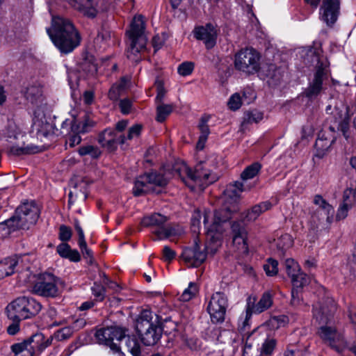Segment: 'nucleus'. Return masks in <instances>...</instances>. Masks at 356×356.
<instances>
[{
	"instance_id": "27",
	"label": "nucleus",
	"mask_w": 356,
	"mask_h": 356,
	"mask_svg": "<svg viewBox=\"0 0 356 356\" xmlns=\"http://www.w3.org/2000/svg\"><path fill=\"white\" fill-rule=\"evenodd\" d=\"M355 202V196L351 189H346L343 194V202L340 204L336 218L337 220H343L348 216V210L353 207Z\"/></svg>"
},
{
	"instance_id": "18",
	"label": "nucleus",
	"mask_w": 356,
	"mask_h": 356,
	"mask_svg": "<svg viewBox=\"0 0 356 356\" xmlns=\"http://www.w3.org/2000/svg\"><path fill=\"white\" fill-rule=\"evenodd\" d=\"M95 336L99 343L109 346L113 351L118 353L120 347L114 341H118L123 338L124 330L118 327H104L97 330Z\"/></svg>"
},
{
	"instance_id": "37",
	"label": "nucleus",
	"mask_w": 356,
	"mask_h": 356,
	"mask_svg": "<svg viewBox=\"0 0 356 356\" xmlns=\"http://www.w3.org/2000/svg\"><path fill=\"white\" fill-rule=\"evenodd\" d=\"M78 153L81 156L88 155L92 159H98L102 154V152L99 148L92 145L81 146L78 149Z\"/></svg>"
},
{
	"instance_id": "9",
	"label": "nucleus",
	"mask_w": 356,
	"mask_h": 356,
	"mask_svg": "<svg viewBox=\"0 0 356 356\" xmlns=\"http://www.w3.org/2000/svg\"><path fill=\"white\" fill-rule=\"evenodd\" d=\"M261 54L252 47L241 49L234 56V68L246 74L252 75L261 69Z\"/></svg>"
},
{
	"instance_id": "63",
	"label": "nucleus",
	"mask_w": 356,
	"mask_h": 356,
	"mask_svg": "<svg viewBox=\"0 0 356 356\" xmlns=\"http://www.w3.org/2000/svg\"><path fill=\"white\" fill-rule=\"evenodd\" d=\"M71 250L70 246L65 243H63L57 246V252L62 257L67 258V254Z\"/></svg>"
},
{
	"instance_id": "39",
	"label": "nucleus",
	"mask_w": 356,
	"mask_h": 356,
	"mask_svg": "<svg viewBox=\"0 0 356 356\" xmlns=\"http://www.w3.org/2000/svg\"><path fill=\"white\" fill-rule=\"evenodd\" d=\"M261 168V165L259 162L253 163L245 168L241 175L243 180H248L254 178L258 175Z\"/></svg>"
},
{
	"instance_id": "31",
	"label": "nucleus",
	"mask_w": 356,
	"mask_h": 356,
	"mask_svg": "<svg viewBox=\"0 0 356 356\" xmlns=\"http://www.w3.org/2000/svg\"><path fill=\"white\" fill-rule=\"evenodd\" d=\"M19 257L16 255L0 261V280L13 275L18 264Z\"/></svg>"
},
{
	"instance_id": "21",
	"label": "nucleus",
	"mask_w": 356,
	"mask_h": 356,
	"mask_svg": "<svg viewBox=\"0 0 356 356\" xmlns=\"http://www.w3.org/2000/svg\"><path fill=\"white\" fill-rule=\"evenodd\" d=\"M340 10V0H323L320 8L321 19L327 25L334 24L339 16Z\"/></svg>"
},
{
	"instance_id": "47",
	"label": "nucleus",
	"mask_w": 356,
	"mask_h": 356,
	"mask_svg": "<svg viewBox=\"0 0 356 356\" xmlns=\"http://www.w3.org/2000/svg\"><path fill=\"white\" fill-rule=\"evenodd\" d=\"M264 270L268 276L277 275L278 272V262L273 259H268L267 263L264 265Z\"/></svg>"
},
{
	"instance_id": "60",
	"label": "nucleus",
	"mask_w": 356,
	"mask_h": 356,
	"mask_svg": "<svg viewBox=\"0 0 356 356\" xmlns=\"http://www.w3.org/2000/svg\"><path fill=\"white\" fill-rule=\"evenodd\" d=\"M72 230L69 227L61 225L60 227L59 238L62 241H67L71 238Z\"/></svg>"
},
{
	"instance_id": "32",
	"label": "nucleus",
	"mask_w": 356,
	"mask_h": 356,
	"mask_svg": "<svg viewBox=\"0 0 356 356\" xmlns=\"http://www.w3.org/2000/svg\"><path fill=\"white\" fill-rule=\"evenodd\" d=\"M115 131L112 129H106L98 136L99 143L110 151L115 150Z\"/></svg>"
},
{
	"instance_id": "33",
	"label": "nucleus",
	"mask_w": 356,
	"mask_h": 356,
	"mask_svg": "<svg viewBox=\"0 0 356 356\" xmlns=\"http://www.w3.org/2000/svg\"><path fill=\"white\" fill-rule=\"evenodd\" d=\"M259 72L261 76L269 78L275 83L280 81L282 76L281 69L273 63L261 66Z\"/></svg>"
},
{
	"instance_id": "34",
	"label": "nucleus",
	"mask_w": 356,
	"mask_h": 356,
	"mask_svg": "<svg viewBox=\"0 0 356 356\" xmlns=\"http://www.w3.org/2000/svg\"><path fill=\"white\" fill-rule=\"evenodd\" d=\"M323 136L324 132H320L314 145V147L317 151L316 155L320 158L324 156L334 141V137L330 138H323Z\"/></svg>"
},
{
	"instance_id": "53",
	"label": "nucleus",
	"mask_w": 356,
	"mask_h": 356,
	"mask_svg": "<svg viewBox=\"0 0 356 356\" xmlns=\"http://www.w3.org/2000/svg\"><path fill=\"white\" fill-rule=\"evenodd\" d=\"M313 202L315 205L318 206L316 211H323L325 210L324 208L328 209L327 207H333L321 195H316L314 197Z\"/></svg>"
},
{
	"instance_id": "23",
	"label": "nucleus",
	"mask_w": 356,
	"mask_h": 356,
	"mask_svg": "<svg viewBox=\"0 0 356 356\" xmlns=\"http://www.w3.org/2000/svg\"><path fill=\"white\" fill-rule=\"evenodd\" d=\"M194 35L197 40L204 41L207 49H211L216 44L217 33L211 24L195 28Z\"/></svg>"
},
{
	"instance_id": "35",
	"label": "nucleus",
	"mask_w": 356,
	"mask_h": 356,
	"mask_svg": "<svg viewBox=\"0 0 356 356\" xmlns=\"http://www.w3.org/2000/svg\"><path fill=\"white\" fill-rule=\"evenodd\" d=\"M24 97L32 104L38 105L42 101V90L36 86H29L25 91Z\"/></svg>"
},
{
	"instance_id": "30",
	"label": "nucleus",
	"mask_w": 356,
	"mask_h": 356,
	"mask_svg": "<svg viewBox=\"0 0 356 356\" xmlns=\"http://www.w3.org/2000/svg\"><path fill=\"white\" fill-rule=\"evenodd\" d=\"M272 204L269 201H265L255 204L250 209L247 210L244 220L251 222L254 221L264 212L270 209Z\"/></svg>"
},
{
	"instance_id": "28",
	"label": "nucleus",
	"mask_w": 356,
	"mask_h": 356,
	"mask_svg": "<svg viewBox=\"0 0 356 356\" xmlns=\"http://www.w3.org/2000/svg\"><path fill=\"white\" fill-rule=\"evenodd\" d=\"M261 327H257L251 332L247 334L244 346L245 352H246L248 349H251L253 346H259V344L264 341L266 334L261 331Z\"/></svg>"
},
{
	"instance_id": "11",
	"label": "nucleus",
	"mask_w": 356,
	"mask_h": 356,
	"mask_svg": "<svg viewBox=\"0 0 356 356\" xmlns=\"http://www.w3.org/2000/svg\"><path fill=\"white\" fill-rule=\"evenodd\" d=\"M168 220L167 216L155 213L144 217L141 224L145 227H152L154 229L152 233L157 236L158 239H165L180 234L181 232L179 229L166 224Z\"/></svg>"
},
{
	"instance_id": "36",
	"label": "nucleus",
	"mask_w": 356,
	"mask_h": 356,
	"mask_svg": "<svg viewBox=\"0 0 356 356\" xmlns=\"http://www.w3.org/2000/svg\"><path fill=\"white\" fill-rule=\"evenodd\" d=\"M72 121L68 120H65L62 124V129H65V127L70 126L72 132L86 133L88 132L90 128H92L95 124L94 122L90 120H85L81 125L77 124L75 122L72 124Z\"/></svg>"
},
{
	"instance_id": "8",
	"label": "nucleus",
	"mask_w": 356,
	"mask_h": 356,
	"mask_svg": "<svg viewBox=\"0 0 356 356\" xmlns=\"http://www.w3.org/2000/svg\"><path fill=\"white\" fill-rule=\"evenodd\" d=\"M210 212L204 211L203 213L204 216V224L205 227H207V230L208 229V227L209 226H207V225L209 222V218L210 216ZM206 237H207V232H206ZM222 237L220 238L219 241V243L217 245V243H216L213 241H211L208 238H207V244L205 246V250L207 251V253L204 251H201L199 245L195 241V245L193 248L187 249L184 251L183 254V257L186 263H188L191 266L193 267H197L200 264H202L207 258V254H210L211 255H213L216 251L218 250V248L220 246V241H221Z\"/></svg>"
},
{
	"instance_id": "25",
	"label": "nucleus",
	"mask_w": 356,
	"mask_h": 356,
	"mask_svg": "<svg viewBox=\"0 0 356 356\" xmlns=\"http://www.w3.org/2000/svg\"><path fill=\"white\" fill-rule=\"evenodd\" d=\"M324 208L323 211H315L312 216V220L316 227H321L323 229H327L334 219V209L333 207Z\"/></svg>"
},
{
	"instance_id": "2",
	"label": "nucleus",
	"mask_w": 356,
	"mask_h": 356,
	"mask_svg": "<svg viewBox=\"0 0 356 356\" xmlns=\"http://www.w3.org/2000/svg\"><path fill=\"white\" fill-rule=\"evenodd\" d=\"M55 46L64 54L72 52L81 42V35L72 22L60 16L53 17L47 30Z\"/></svg>"
},
{
	"instance_id": "7",
	"label": "nucleus",
	"mask_w": 356,
	"mask_h": 356,
	"mask_svg": "<svg viewBox=\"0 0 356 356\" xmlns=\"http://www.w3.org/2000/svg\"><path fill=\"white\" fill-rule=\"evenodd\" d=\"M42 305L29 296H21L10 302L6 307L8 317L11 320L26 319L37 315Z\"/></svg>"
},
{
	"instance_id": "15",
	"label": "nucleus",
	"mask_w": 356,
	"mask_h": 356,
	"mask_svg": "<svg viewBox=\"0 0 356 356\" xmlns=\"http://www.w3.org/2000/svg\"><path fill=\"white\" fill-rule=\"evenodd\" d=\"M68 3L84 16L94 18L99 13H103L109 8L106 0H67Z\"/></svg>"
},
{
	"instance_id": "4",
	"label": "nucleus",
	"mask_w": 356,
	"mask_h": 356,
	"mask_svg": "<svg viewBox=\"0 0 356 356\" xmlns=\"http://www.w3.org/2000/svg\"><path fill=\"white\" fill-rule=\"evenodd\" d=\"M145 30L144 17L143 15H138L134 16L129 29L126 32L127 36V56L129 60L136 63L140 60V52L146 47L147 38Z\"/></svg>"
},
{
	"instance_id": "41",
	"label": "nucleus",
	"mask_w": 356,
	"mask_h": 356,
	"mask_svg": "<svg viewBox=\"0 0 356 356\" xmlns=\"http://www.w3.org/2000/svg\"><path fill=\"white\" fill-rule=\"evenodd\" d=\"M38 133L40 135L47 137L50 135L58 136L59 134H63V131L58 130L57 128H55L52 124L46 122H42Z\"/></svg>"
},
{
	"instance_id": "26",
	"label": "nucleus",
	"mask_w": 356,
	"mask_h": 356,
	"mask_svg": "<svg viewBox=\"0 0 356 356\" xmlns=\"http://www.w3.org/2000/svg\"><path fill=\"white\" fill-rule=\"evenodd\" d=\"M6 154L11 156H20L22 155H28L32 154H36L42 151V148L40 146H37L32 144L25 145L24 143L22 146L19 145H11L8 147L3 150Z\"/></svg>"
},
{
	"instance_id": "43",
	"label": "nucleus",
	"mask_w": 356,
	"mask_h": 356,
	"mask_svg": "<svg viewBox=\"0 0 356 356\" xmlns=\"http://www.w3.org/2000/svg\"><path fill=\"white\" fill-rule=\"evenodd\" d=\"M198 292L197 285L195 282H191L187 289H186L181 295L179 297V300L183 302H187L193 298Z\"/></svg>"
},
{
	"instance_id": "46",
	"label": "nucleus",
	"mask_w": 356,
	"mask_h": 356,
	"mask_svg": "<svg viewBox=\"0 0 356 356\" xmlns=\"http://www.w3.org/2000/svg\"><path fill=\"white\" fill-rule=\"evenodd\" d=\"M154 85L156 88V97L155 98L156 104V105L163 104L166 93L163 83L161 80L157 79L156 80Z\"/></svg>"
},
{
	"instance_id": "56",
	"label": "nucleus",
	"mask_w": 356,
	"mask_h": 356,
	"mask_svg": "<svg viewBox=\"0 0 356 356\" xmlns=\"http://www.w3.org/2000/svg\"><path fill=\"white\" fill-rule=\"evenodd\" d=\"M79 246L85 259L89 260V263L92 264L93 261V256L91 250H90L86 244V241L78 242Z\"/></svg>"
},
{
	"instance_id": "16",
	"label": "nucleus",
	"mask_w": 356,
	"mask_h": 356,
	"mask_svg": "<svg viewBox=\"0 0 356 356\" xmlns=\"http://www.w3.org/2000/svg\"><path fill=\"white\" fill-rule=\"evenodd\" d=\"M228 300L225 293L216 292L212 295L207 310L213 323H221L225 321Z\"/></svg>"
},
{
	"instance_id": "42",
	"label": "nucleus",
	"mask_w": 356,
	"mask_h": 356,
	"mask_svg": "<svg viewBox=\"0 0 356 356\" xmlns=\"http://www.w3.org/2000/svg\"><path fill=\"white\" fill-rule=\"evenodd\" d=\"M17 229H19L16 227V224L12 217L2 222H0V235H1L2 237L8 235L11 232Z\"/></svg>"
},
{
	"instance_id": "48",
	"label": "nucleus",
	"mask_w": 356,
	"mask_h": 356,
	"mask_svg": "<svg viewBox=\"0 0 356 356\" xmlns=\"http://www.w3.org/2000/svg\"><path fill=\"white\" fill-rule=\"evenodd\" d=\"M293 245V239L289 234L282 235L277 241V247L281 250H284Z\"/></svg>"
},
{
	"instance_id": "64",
	"label": "nucleus",
	"mask_w": 356,
	"mask_h": 356,
	"mask_svg": "<svg viewBox=\"0 0 356 356\" xmlns=\"http://www.w3.org/2000/svg\"><path fill=\"white\" fill-rule=\"evenodd\" d=\"M284 356H303V353L297 347L291 346L284 353Z\"/></svg>"
},
{
	"instance_id": "20",
	"label": "nucleus",
	"mask_w": 356,
	"mask_h": 356,
	"mask_svg": "<svg viewBox=\"0 0 356 356\" xmlns=\"http://www.w3.org/2000/svg\"><path fill=\"white\" fill-rule=\"evenodd\" d=\"M232 243L236 249L243 254L248 252L247 243L248 231L241 221H234L231 225Z\"/></svg>"
},
{
	"instance_id": "14",
	"label": "nucleus",
	"mask_w": 356,
	"mask_h": 356,
	"mask_svg": "<svg viewBox=\"0 0 356 356\" xmlns=\"http://www.w3.org/2000/svg\"><path fill=\"white\" fill-rule=\"evenodd\" d=\"M60 279L51 273H44L38 277L33 286V291L46 298H55L59 295Z\"/></svg>"
},
{
	"instance_id": "24",
	"label": "nucleus",
	"mask_w": 356,
	"mask_h": 356,
	"mask_svg": "<svg viewBox=\"0 0 356 356\" xmlns=\"http://www.w3.org/2000/svg\"><path fill=\"white\" fill-rule=\"evenodd\" d=\"M255 297H249L247 300V305L249 307V312H254V314H260L269 309L273 302V295L270 291L264 292L257 303H255Z\"/></svg>"
},
{
	"instance_id": "10",
	"label": "nucleus",
	"mask_w": 356,
	"mask_h": 356,
	"mask_svg": "<svg viewBox=\"0 0 356 356\" xmlns=\"http://www.w3.org/2000/svg\"><path fill=\"white\" fill-rule=\"evenodd\" d=\"M54 334L45 339L42 333H36L23 342L15 343L11 346L16 356H33L35 350H42L52 343Z\"/></svg>"
},
{
	"instance_id": "40",
	"label": "nucleus",
	"mask_w": 356,
	"mask_h": 356,
	"mask_svg": "<svg viewBox=\"0 0 356 356\" xmlns=\"http://www.w3.org/2000/svg\"><path fill=\"white\" fill-rule=\"evenodd\" d=\"M291 283L293 288L302 289L304 286L309 284V277L307 275L300 270L291 279Z\"/></svg>"
},
{
	"instance_id": "3",
	"label": "nucleus",
	"mask_w": 356,
	"mask_h": 356,
	"mask_svg": "<svg viewBox=\"0 0 356 356\" xmlns=\"http://www.w3.org/2000/svg\"><path fill=\"white\" fill-rule=\"evenodd\" d=\"M206 165L205 162H200L192 170L182 162L176 163L173 170L175 175H177L186 186L193 189L196 185L204 187L217 180V176L207 169Z\"/></svg>"
},
{
	"instance_id": "6",
	"label": "nucleus",
	"mask_w": 356,
	"mask_h": 356,
	"mask_svg": "<svg viewBox=\"0 0 356 356\" xmlns=\"http://www.w3.org/2000/svg\"><path fill=\"white\" fill-rule=\"evenodd\" d=\"M173 170V168L172 169ZM172 176L175 175L174 170L172 172L169 170L161 169L159 172H152L139 176L134 182L133 194L135 196H141L144 194L153 192L154 186L165 187Z\"/></svg>"
},
{
	"instance_id": "1",
	"label": "nucleus",
	"mask_w": 356,
	"mask_h": 356,
	"mask_svg": "<svg viewBox=\"0 0 356 356\" xmlns=\"http://www.w3.org/2000/svg\"><path fill=\"white\" fill-rule=\"evenodd\" d=\"M243 191V184L236 181L229 184L224 191L225 204L220 209L215 211L212 223L207 229V238L217 245L225 230L223 224L231 218L232 213L238 211V201Z\"/></svg>"
},
{
	"instance_id": "57",
	"label": "nucleus",
	"mask_w": 356,
	"mask_h": 356,
	"mask_svg": "<svg viewBox=\"0 0 356 356\" xmlns=\"http://www.w3.org/2000/svg\"><path fill=\"white\" fill-rule=\"evenodd\" d=\"M143 126L139 124L133 125L129 129L128 134L127 136V140H132L135 138H138L141 133Z\"/></svg>"
},
{
	"instance_id": "17",
	"label": "nucleus",
	"mask_w": 356,
	"mask_h": 356,
	"mask_svg": "<svg viewBox=\"0 0 356 356\" xmlns=\"http://www.w3.org/2000/svg\"><path fill=\"white\" fill-rule=\"evenodd\" d=\"M318 334L325 343L339 353L347 348V342L343 334L332 326L327 324L321 326Z\"/></svg>"
},
{
	"instance_id": "59",
	"label": "nucleus",
	"mask_w": 356,
	"mask_h": 356,
	"mask_svg": "<svg viewBox=\"0 0 356 356\" xmlns=\"http://www.w3.org/2000/svg\"><path fill=\"white\" fill-rule=\"evenodd\" d=\"M301 292L302 289L293 287L291 290V305L297 306L300 304L302 301Z\"/></svg>"
},
{
	"instance_id": "58",
	"label": "nucleus",
	"mask_w": 356,
	"mask_h": 356,
	"mask_svg": "<svg viewBox=\"0 0 356 356\" xmlns=\"http://www.w3.org/2000/svg\"><path fill=\"white\" fill-rule=\"evenodd\" d=\"M209 117H202L199 124V129L201 131V135L200 136H205L206 138H208L210 133L209 126L207 125Z\"/></svg>"
},
{
	"instance_id": "61",
	"label": "nucleus",
	"mask_w": 356,
	"mask_h": 356,
	"mask_svg": "<svg viewBox=\"0 0 356 356\" xmlns=\"http://www.w3.org/2000/svg\"><path fill=\"white\" fill-rule=\"evenodd\" d=\"M121 86H118L114 84L108 91V97L110 99L115 101L117 100L120 96L121 95L122 90L120 89Z\"/></svg>"
},
{
	"instance_id": "52",
	"label": "nucleus",
	"mask_w": 356,
	"mask_h": 356,
	"mask_svg": "<svg viewBox=\"0 0 356 356\" xmlns=\"http://www.w3.org/2000/svg\"><path fill=\"white\" fill-rule=\"evenodd\" d=\"M82 70L88 75L94 76L97 72V65L90 60H85L82 63Z\"/></svg>"
},
{
	"instance_id": "50",
	"label": "nucleus",
	"mask_w": 356,
	"mask_h": 356,
	"mask_svg": "<svg viewBox=\"0 0 356 356\" xmlns=\"http://www.w3.org/2000/svg\"><path fill=\"white\" fill-rule=\"evenodd\" d=\"M91 290L92 294L96 298V300L102 301L104 299L106 292L104 286L99 284H97V282H95L94 285L91 288Z\"/></svg>"
},
{
	"instance_id": "55",
	"label": "nucleus",
	"mask_w": 356,
	"mask_h": 356,
	"mask_svg": "<svg viewBox=\"0 0 356 356\" xmlns=\"http://www.w3.org/2000/svg\"><path fill=\"white\" fill-rule=\"evenodd\" d=\"M194 65L191 62H184L178 67V72L181 76H188L193 70Z\"/></svg>"
},
{
	"instance_id": "51",
	"label": "nucleus",
	"mask_w": 356,
	"mask_h": 356,
	"mask_svg": "<svg viewBox=\"0 0 356 356\" xmlns=\"http://www.w3.org/2000/svg\"><path fill=\"white\" fill-rule=\"evenodd\" d=\"M241 105V97L238 93H234L230 97L228 101V106L231 110L236 111L239 109Z\"/></svg>"
},
{
	"instance_id": "12",
	"label": "nucleus",
	"mask_w": 356,
	"mask_h": 356,
	"mask_svg": "<svg viewBox=\"0 0 356 356\" xmlns=\"http://www.w3.org/2000/svg\"><path fill=\"white\" fill-rule=\"evenodd\" d=\"M311 55H314L316 61V72L312 81L305 91V95L309 99L316 97L323 89V79L327 76L328 61L323 56H320L318 52L310 51Z\"/></svg>"
},
{
	"instance_id": "22",
	"label": "nucleus",
	"mask_w": 356,
	"mask_h": 356,
	"mask_svg": "<svg viewBox=\"0 0 356 356\" xmlns=\"http://www.w3.org/2000/svg\"><path fill=\"white\" fill-rule=\"evenodd\" d=\"M334 118L338 123L337 129L340 130L346 140L349 138L350 115L348 106L341 104L334 108Z\"/></svg>"
},
{
	"instance_id": "5",
	"label": "nucleus",
	"mask_w": 356,
	"mask_h": 356,
	"mask_svg": "<svg viewBox=\"0 0 356 356\" xmlns=\"http://www.w3.org/2000/svg\"><path fill=\"white\" fill-rule=\"evenodd\" d=\"M136 330L145 346L154 345L161 336L158 316L149 310H143L136 323Z\"/></svg>"
},
{
	"instance_id": "38",
	"label": "nucleus",
	"mask_w": 356,
	"mask_h": 356,
	"mask_svg": "<svg viewBox=\"0 0 356 356\" xmlns=\"http://www.w3.org/2000/svg\"><path fill=\"white\" fill-rule=\"evenodd\" d=\"M172 104H165L164 103L156 105V120L159 122H163L166 118L173 111Z\"/></svg>"
},
{
	"instance_id": "13",
	"label": "nucleus",
	"mask_w": 356,
	"mask_h": 356,
	"mask_svg": "<svg viewBox=\"0 0 356 356\" xmlns=\"http://www.w3.org/2000/svg\"><path fill=\"white\" fill-rule=\"evenodd\" d=\"M40 209L33 202H26L19 205L12 216L19 229H29L38 220Z\"/></svg>"
},
{
	"instance_id": "19",
	"label": "nucleus",
	"mask_w": 356,
	"mask_h": 356,
	"mask_svg": "<svg viewBox=\"0 0 356 356\" xmlns=\"http://www.w3.org/2000/svg\"><path fill=\"white\" fill-rule=\"evenodd\" d=\"M336 311V304L331 298H325L323 302L314 305L313 315L320 324H327Z\"/></svg>"
},
{
	"instance_id": "54",
	"label": "nucleus",
	"mask_w": 356,
	"mask_h": 356,
	"mask_svg": "<svg viewBox=\"0 0 356 356\" xmlns=\"http://www.w3.org/2000/svg\"><path fill=\"white\" fill-rule=\"evenodd\" d=\"M202 214L200 211H195L191 218V228L194 233L200 232Z\"/></svg>"
},
{
	"instance_id": "49",
	"label": "nucleus",
	"mask_w": 356,
	"mask_h": 356,
	"mask_svg": "<svg viewBox=\"0 0 356 356\" xmlns=\"http://www.w3.org/2000/svg\"><path fill=\"white\" fill-rule=\"evenodd\" d=\"M262 343L261 353L266 355L271 354L276 346L275 339L265 337V339Z\"/></svg>"
},
{
	"instance_id": "62",
	"label": "nucleus",
	"mask_w": 356,
	"mask_h": 356,
	"mask_svg": "<svg viewBox=\"0 0 356 356\" xmlns=\"http://www.w3.org/2000/svg\"><path fill=\"white\" fill-rule=\"evenodd\" d=\"M263 119V113L254 111H251L248 114V121L250 123L255 122L257 123Z\"/></svg>"
},
{
	"instance_id": "45",
	"label": "nucleus",
	"mask_w": 356,
	"mask_h": 356,
	"mask_svg": "<svg viewBox=\"0 0 356 356\" xmlns=\"http://www.w3.org/2000/svg\"><path fill=\"white\" fill-rule=\"evenodd\" d=\"M74 332V330L72 326L65 327L54 332V338L59 341H65L70 339L72 336Z\"/></svg>"
},
{
	"instance_id": "44",
	"label": "nucleus",
	"mask_w": 356,
	"mask_h": 356,
	"mask_svg": "<svg viewBox=\"0 0 356 356\" xmlns=\"http://www.w3.org/2000/svg\"><path fill=\"white\" fill-rule=\"evenodd\" d=\"M285 270L289 277L292 279L300 270L298 264L293 259H287L284 261Z\"/></svg>"
},
{
	"instance_id": "29",
	"label": "nucleus",
	"mask_w": 356,
	"mask_h": 356,
	"mask_svg": "<svg viewBox=\"0 0 356 356\" xmlns=\"http://www.w3.org/2000/svg\"><path fill=\"white\" fill-rule=\"evenodd\" d=\"M122 346H119L120 350L123 348L128 352L131 353L133 356H140V346L138 341L135 337H131L129 335L125 334V330H124L123 338L118 341Z\"/></svg>"
}]
</instances>
